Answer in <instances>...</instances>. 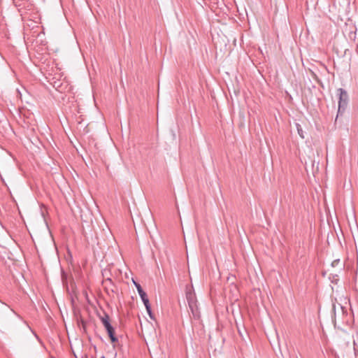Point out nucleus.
Returning <instances> with one entry per match:
<instances>
[{
  "mask_svg": "<svg viewBox=\"0 0 358 358\" xmlns=\"http://www.w3.org/2000/svg\"><path fill=\"white\" fill-rule=\"evenodd\" d=\"M338 95L339 96L338 101V113L341 112V110H344L345 108L347 105L348 96L347 92L342 88H339L337 90Z\"/></svg>",
  "mask_w": 358,
  "mask_h": 358,
  "instance_id": "obj_1",
  "label": "nucleus"
},
{
  "mask_svg": "<svg viewBox=\"0 0 358 358\" xmlns=\"http://www.w3.org/2000/svg\"><path fill=\"white\" fill-rule=\"evenodd\" d=\"M189 309L192 312V316L194 319H199L200 317V311L198 307L197 303L189 305Z\"/></svg>",
  "mask_w": 358,
  "mask_h": 358,
  "instance_id": "obj_2",
  "label": "nucleus"
},
{
  "mask_svg": "<svg viewBox=\"0 0 358 358\" xmlns=\"http://www.w3.org/2000/svg\"><path fill=\"white\" fill-rule=\"evenodd\" d=\"M105 329H106L108 334L113 343L116 342L117 341V338L115 336V331L113 327L111 326L110 323L105 327Z\"/></svg>",
  "mask_w": 358,
  "mask_h": 358,
  "instance_id": "obj_3",
  "label": "nucleus"
},
{
  "mask_svg": "<svg viewBox=\"0 0 358 358\" xmlns=\"http://www.w3.org/2000/svg\"><path fill=\"white\" fill-rule=\"evenodd\" d=\"M187 300L188 302V305H192L194 303H197V301L195 297V294L192 292H187L186 294Z\"/></svg>",
  "mask_w": 358,
  "mask_h": 358,
  "instance_id": "obj_4",
  "label": "nucleus"
},
{
  "mask_svg": "<svg viewBox=\"0 0 358 358\" xmlns=\"http://www.w3.org/2000/svg\"><path fill=\"white\" fill-rule=\"evenodd\" d=\"M136 289H137V291L138 292V294L140 295L141 296V299H145L146 297H148L146 293L143 291V289H142L141 286L140 285V284L136 282H134Z\"/></svg>",
  "mask_w": 358,
  "mask_h": 358,
  "instance_id": "obj_5",
  "label": "nucleus"
},
{
  "mask_svg": "<svg viewBox=\"0 0 358 358\" xmlns=\"http://www.w3.org/2000/svg\"><path fill=\"white\" fill-rule=\"evenodd\" d=\"M145 306V308H146V310L148 313V315H150V317L152 318V312H151V308H150V303H149V299L148 297L145 298V299H141Z\"/></svg>",
  "mask_w": 358,
  "mask_h": 358,
  "instance_id": "obj_6",
  "label": "nucleus"
},
{
  "mask_svg": "<svg viewBox=\"0 0 358 358\" xmlns=\"http://www.w3.org/2000/svg\"><path fill=\"white\" fill-rule=\"evenodd\" d=\"M100 320L104 327L110 324V318L107 314H104L103 316L100 317Z\"/></svg>",
  "mask_w": 358,
  "mask_h": 358,
  "instance_id": "obj_7",
  "label": "nucleus"
},
{
  "mask_svg": "<svg viewBox=\"0 0 358 358\" xmlns=\"http://www.w3.org/2000/svg\"><path fill=\"white\" fill-rule=\"evenodd\" d=\"M100 320L104 327L110 324V318L107 314H104L103 316L100 317Z\"/></svg>",
  "mask_w": 358,
  "mask_h": 358,
  "instance_id": "obj_8",
  "label": "nucleus"
},
{
  "mask_svg": "<svg viewBox=\"0 0 358 358\" xmlns=\"http://www.w3.org/2000/svg\"><path fill=\"white\" fill-rule=\"evenodd\" d=\"M100 320L104 327L110 324V318L107 314H104L103 316L100 317Z\"/></svg>",
  "mask_w": 358,
  "mask_h": 358,
  "instance_id": "obj_9",
  "label": "nucleus"
},
{
  "mask_svg": "<svg viewBox=\"0 0 358 358\" xmlns=\"http://www.w3.org/2000/svg\"><path fill=\"white\" fill-rule=\"evenodd\" d=\"M296 129H297V131H298V134L302 138H304V136H303V131L301 127V125L299 124H296Z\"/></svg>",
  "mask_w": 358,
  "mask_h": 358,
  "instance_id": "obj_10",
  "label": "nucleus"
},
{
  "mask_svg": "<svg viewBox=\"0 0 358 358\" xmlns=\"http://www.w3.org/2000/svg\"><path fill=\"white\" fill-rule=\"evenodd\" d=\"M340 262H341L340 259H335V260H334L332 262L331 266L333 267H335V266H338L340 264Z\"/></svg>",
  "mask_w": 358,
  "mask_h": 358,
  "instance_id": "obj_11",
  "label": "nucleus"
}]
</instances>
